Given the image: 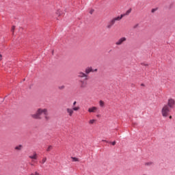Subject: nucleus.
Returning <instances> with one entry per match:
<instances>
[{
  "label": "nucleus",
  "mask_w": 175,
  "mask_h": 175,
  "mask_svg": "<svg viewBox=\"0 0 175 175\" xmlns=\"http://www.w3.org/2000/svg\"><path fill=\"white\" fill-rule=\"evenodd\" d=\"M44 116V119L46 121H49L50 120V116H49V111L47 109L44 108H39L36 113H33L31 115V117L32 118H34L35 120H42V115Z\"/></svg>",
  "instance_id": "1"
},
{
  "label": "nucleus",
  "mask_w": 175,
  "mask_h": 175,
  "mask_svg": "<svg viewBox=\"0 0 175 175\" xmlns=\"http://www.w3.org/2000/svg\"><path fill=\"white\" fill-rule=\"evenodd\" d=\"M124 15L121 14L120 16L112 18L107 25V29H110L113 25L116 24V21H120V20H122V17H124Z\"/></svg>",
  "instance_id": "2"
},
{
  "label": "nucleus",
  "mask_w": 175,
  "mask_h": 175,
  "mask_svg": "<svg viewBox=\"0 0 175 175\" xmlns=\"http://www.w3.org/2000/svg\"><path fill=\"white\" fill-rule=\"evenodd\" d=\"M171 108L169 107V105H164L163 108L161 109V114L163 117H167L169 113H170Z\"/></svg>",
  "instance_id": "3"
},
{
  "label": "nucleus",
  "mask_w": 175,
  "mask_h": 175,
  "mask_svg": "<svg viewBox=\"0 0 175 175\" xmlns=\"http://www.w3.org/2000/svg\"><path fill=\"white\" fill-rule=\"evenodd\" d=\"M167 106H168L170 109H174L175 100L174 98H169L167 100Z\"/></svg>",
  "instance_id": "4"
},
{
  "label": "nucleus",
  "mask_w": 175,
  "mask_h": 175,
  "mask_svg": "<svg viewBox=\"0 0 175 175\" xmlns=\"http://www.w3.org/2000/svg\"><path fill=\"white\" fill-rule=\"evenodd\" d=\"M77 77H79V79H84V80H88V75L83 71L78 72Z\"/></svg>",
  "instance_id": "5"
},
{
  "label": "nucleus",
  "mask_w": 175,
  "mask_h": 175,
  "mask_svg": "<svg viewBox=\"0 0 175 175\" xmlns=\"http://www.w3.org/2000/svg\"><path fill=\"white\" fill-rule=\"evenodd\" d=\"M126 42V37H122L120 38L116 42V46H121L123 43H125Z\"/></svg>",
  "instance_id": "6"
},
{
  "label": "nucleus",
  "mask_w": 175,
  "mask_h": 175,
  "mask_svg": "<svg viewBox=\"0 0 175 175\" xmlns=\"http://www.w3.org/2000/svg\"><path fill=\"white\" fill-rule=\"evenodd\" d=\"M66 111L69 117H73V115L75 114V111H73L72 108L68 107L66 108Z\"/></svg>",
  "instance_id": "7"
},
{
  "label": "nucleus",
  "mask_w": 175,
  "mask_h": 175,
  "mask_svg": "<svg viewBox=\"0 0 175 175\" xmlns=\"http://www.w3.org/2000/svg\"><path fill=\"white\" fill-rule=\"evenodd\" d=\"M79 87L80 88H87V81H85V80H79Z\"/></svg>",
  "instance_id": "8"
},
{
  "label": "nucleus",
  "mask_w": 175,
  "mask_h": 175,
  "mask_svg": "<svg viewBox=\"0 0 175 175\" xmlns=\"http://www.w3.org/2000/svg\"><path fill=\"white\" fill-rule=\"evenodd\" d=\"M91 72H94V69L92 67H88L85 70V73L88 76Z\"/></svg>",
  "instance_id": "9"
},
{
  "label": "nucleus",
  "mask_w": 175,
  "mask_h": 175,
  "mask_svg": "<svg viewBox=\"0 0 175 175\" xmlns=\"http://www.w3.org/2000/svg\"><path fill=\"white\" fill-rule=\"evenodd\" d=\"M98 111V107H92L88 109V113H96Z\"/></svg>",
  "instance_id": "10"
},
{
  "label": "nucleus",
  "mask_w": 175,
  "mask_h": 175,
  "mask_svg": "<svg viewBox=\"0 0 175 175\" xmlns=\"http://www.w3.org/2000/svg\"><path fill=\"white\" fill-rule=\"evenodd\" d=\"M30 159H38V154L36 152H33L32 155L29 156Z\"/></svg>",
  "instance_id": "11"
},
{
  "label": "nucleus",
  "mask_w": 175,
  "mask_h": 175,
  "mask_svg": "<svg viewBox=\"0 0 175 175\" xmlns=\"http://www.w3.org/2000/svg\"><path fill=\"white\" fill-rule=\"evenodd\" d=\"M22 149H23V146L21 145H19L15 147V150H16V151H21Z\"/></svg>",
  "instance_id": "12"
},
{
  "label": "nucleus",
  "mask_w": 175,
  "mask_h": 175,
  "mask_svg": "<svg viewBox=\"0 0 175 175\" xmlns=\"http://www.w3.org/2000/svg\"><path fill=\"white\" fill-rule=\"evenodd\" d=\"M95 122H96V120H95V119H92L89 121L90 125H92V124H95Z\"/></svg>",
  "instance_id": "13"
},
{
  "label": "nucleus",
  "mask_w": 175,
  "mask_h": 175,
  "mask_svg": "<svg viewBox=\"0 0 175 175\" xmlns=\"http://www.w3.org/2000/svg\"><path fill=\"white\" fill-rule=\"evenodd\" d=\"M71 159H72V162H80V159L77 157H71Z\"/></svg>",
  "instance_id": "14"
},
{
  "label": "nucleus",
  "mask_w": 175,
  "mask_h": 175,
  "mask_svg": "<svg viewBox=\"0 0 175 175\" xmlns=\"http://www.w3.org/2000/svg\"><path fill=\"white\" fill-rule=\"evenodd\" d=\"M72 110L74 111H79V110H80V107L79 106H77V107H72Z\"/></svg>",
  "instance_id": "15"
},
{
  "label": "nucleus",
  "mask_w": 175,
  "mask_h": 175,
  "mask_svg": "<svg viewBox=\"0 0 175 175\" xmlns=\"http://www.w3.org/2000/svg\"><path fill=\"white\" fill-rule=\"evenodd\" d=\"M99 105L100 107H105V102L103 100H100Z\"/></svg>",
  "instance_id": "16"
},
{
  "label": "nucleus",
  "mask_w": 175,
  "mask_h": 175,
  "mask_svg": "<svg viewBox=\"0 0 175 175\" xmlns=\"http://www.w3.org/2000/svg\"><path fill=\"white\" fill-rule=\"evenodd\" d=\"M131 12H132V9L128 10L126 12L125 14H123L124 16H128V15H129L130 13H131Z\"/></svg>",
  "instance_id": "17"
},
{
  "label": "nucleus",
  "mask_w": 175,
  "mask_h": 175,
  "mask_svg": "<svg viewBox=\"0 0 175 175\" xmlns=\"http://www.w3.org/2000/svg\"><path fill=\"white\" fill-rule=\"evenodd\" d=\"M46 161H47V157H44L41 161V163H42L43 165L44 163H46Z\"/></svg>",
  "instance_id": "18"
},
{
  "label": "nucleus",
  "mask_w": 175,
  "mask_h": 175,
  "mask_svg": "<svg viewBox=\"0 0 175 175\" xmlns=\"http://www.w3.org/2000/svg\"><path fill=\"white\" fill-rule=\"evenodd\" d=\"M144 165L145 166H151L152 165V162H146Z\"/></svg>",
  "instance_id": "19"
},
{
  "label": "nucleus",
  "mask_w": 175,
  "mask_h": 175,
  "mask_svg": "<svg viewBox=\"0 0 175 175\" xmlns=\"http://www.w3.org/2000/svg\"><path fill=\"white\" fill-rule=\"evenodd\" d=\"M51 150H53V146H48L47 149H46V151H51Z\"/></svg>",
  "instance_id": "20"
},
{
  "label": "nucleus",
  "mask_w": 175,
  "mask_h": 175,
  "mask_svg": "<svg viewBox=\"0 0 175 175\" xmlns=\"http://www.w3.org/2000/svg\"><path fill=\"white\" fill-rule=\"evenodd\" d=\"M157 10H158V8H152L151 10V13H155V12H157Z\"/></svg>",
  "instance_id": "21"
},
{
  "label": "nucleus",
  "mask_w": 175,
  "mask_h": 175,
  "mask_svg": "<svg viewBox=\"0 0 175 175\" xmlns=\"http://www.w3.org/2000/svg\"><path fill=\"white\" fill-rule=\"evenodd\" d=\"M139 27V24H136L133 26V29H136V28H137Z\"/></svg>",
  "instance_id": "22"
},
{
  "label": "nucleus",
  "mask_w": 175,
  "mask_h": 175,
  "mask_svg": "<svg viewBox=\"0 0 175 175\" xmlns=\"http://www.w3.org/2000/svg\"><path fill=\"white\" fill-rule=\"evenodd\" d=\"M14 29H16V27L13 26L12 28V33H14Z\"/></svg>",
  "instance_id": "23"
},
{
  "label": "nucleus",
  "mask_w": 175,
  "mask_h": 175,
  "mask_svg": "<svg viewBox=\"0 0 175 175\" xmlns=\"http://www.w3.org/2000/svg\"><path fill=\"white\" fill-rule=\"evenodd\" d=\"M65 88V85H62L59 87V90H64Z\"/></svg>",
  "instance_id": "24"
},
{
  "label": "nucleus",
  "mask_w": 175,
  "mask_h": 175,
  "mask_svg": "<svg viewBox=\"0 0 175 175\" xmlns=\"http://www.w3.org/2000/svg\"><path fill=\"white\" fill-rule=\"evenodd\" d=\"M141 65H142V66H148V64L146 63H142Z\"/></svg>",
  "instance_id": "25"
},
{
  "label": "nucleus",
  "mask_w": 175,
  "mask_h": 175,
  "mask_svg": "<svg viewBox=\"0 0 175 175\" xmlns=\"http://www.w3.org/2000/svg\"><path fill=\"white\" fill-rule=\"evenodd\" d=\"M72 105L74 107L76 106V105H77V101H74Z\"/></svg>",
  "instance_id": "26"
},
{
  "label": "nucleus",
  "mask_w": 175,
  "mask_h": 175,
  "mask_svg": "<svg viewBox=\"0 0 175 175\" xmlns=\"http://www.w3.org/2000/svg\"><path fill=\"white\" fill-rule=\"evenodd\" d=\"M94 10H91L90 11V14H92V13H94Z\"/></svg>",
  "instance_id": "27"
},
{
  "label": "nucleus",
  "mask_w": 175,
  "mask_h": 175,
  "mask_svg": "<svg viewBox=\"0 0 175 175\" xmlns=\"http://www.w3.org/2000/svg\"><path fill=\"white\" fill-rule=\"evenodd\" d=\"M111 144H112V146H116V141L113 142L111 143Z\"/></svg>",
  "instance_id": "28"
},
{
  "label": "nucleus",
  "mask_w": 175,
  "mask_h": 175,
  "mask_svg": "<svg viewBox=\"0 0 175 175\" xmlns=\"http://www.w3.org/2000/svg\"><path fill=\"white\" fill-rule=\"evenodd\" d=\"M0 61H2V55L0 54Z\"/></svg>",
  "instance_id": "29"
},
{
  "label": "nucleus",
  "mask_w": 175,
  "mask_h": 175,
  "mask_svg": "<svg viewBox=\"0 0 175 175\" xmlns=\"http://www.w3.org/2000/svg\"><path fill=\"white\" fill-rule=\"evenodd\" d=\"M98 72V69H94V70H93V72Z\"/></svg>",
  "instance_id": "30"
},
{
  "label": "nucleus",
  "mask_w": 175,
  "mask_h": 175,
  "mask_svg": "<svg viewBox=\"0 0 175 175\" xmlns=\"http://www.w3.org/2000/svg\"><path fill=\"white\" fill-rule=\"evenodd\" d=\"M31 166H33V163H30Z\"/></svg>",
  "instance_id": "31"
},
{
  "label": "nucleus",
  "mask_w": 175,
  "mask_h": 175,
  "mask_svg": "<svg viewBox=\"0 0 175 175\" xmlns=\"http://www.w3.org/2000/svg\"><path fill=\"white\" fill-rule=\"evenodd\" d=\"M170 119L172 120V116H170Z\"/></svg>",
  "instance_id": "32"
}]
</instances>
